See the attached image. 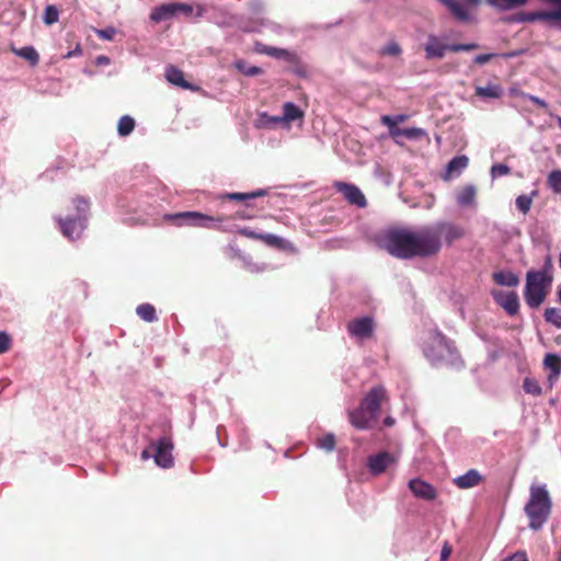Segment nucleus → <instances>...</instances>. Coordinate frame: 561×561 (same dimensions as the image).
I'll return each instance as SVG.
<instances>
[{"instance_id": "36", "label": "nucleus", "mask_w": 561, "mask_h": 561, "mask_svg": "<svg viewBox=\"0 0 561 561\" xmlns=\"http://www.w3.org/2000/svg\"><path fill=\"white\" fill-rule=\"evenodd\" d=\"M135 119L129 115H124L119 118L117 124V133L121 137L130 135L135 128Z\"/></svg>"}, {"instance_id": "17", "label": "nucleus", "mask_w": 561, "mask_h": 561, "mask_svg": "<svg viewBox=\"0 0 561 561\" xmlns=\"http://www.w3.org/2000/svg\"><path fill=\"white\" fill-rule=\"evenodd\" d=\"M383 396H385V389L382 387H374L363 398L359 407L366 409L367 411L371 412L373 414H375L377 416Z\"/></svg>"}, {"instance_id": "43", "label": "nucleus", "mask_w": 561, "mask_h": 561, "mask_svg": "<svg viewBox=\"0 0 561 561\" xmlns=\"http://www.w3.org/2000/svg\"><path fill=\"white\" fill-rule=\"evenodd\" d=\"M317 446L325 451H333L335 448V436L332 433L325 434L318 440Z\"/></svg>"}, {"instance_id": "41", "label": "nucleus", "mask_w": 561, "mask_h": 561, "mask_svg": "<svg viewBox=\"0 0 561 561\" xmlns=\"http://www.w3.org/2000/svg\"><path fill=\"white\" fill-rule=\"evenodd\" d=\"M59 19V11L56 5L49 4L45 8L43 21L47 25L55 24L58 22Z\"/></svg>"}, {"instance_id": "58", "label": "nucleus", "mask_w": 561, "mask_h": 561, "mask_svg": "<svg viewBox=\"0 0 561 561\" xmlns=\"http://www.w3.org/2000/svg\"><path fill=\"white\" fill-rule=\"evenodd\" d=\"M293 72H294L296 76L300 77V78H305V77L307 76V72H306V70H305L302 67H296V68H294V69H293Z\"/></svg>"}, {"instance_id": "24", "label": "nucleus", "mask_w": 561, "mask_h": 561, "mask_svg": "<svg viewBox=\"0 0 561 561\" xmlns=\"http://www.w3.org/2000/svg\"><path fill=\"white\" fill-rule=\"evenodd\" d=\"M492 278L500 286L516 287L519 284V277L510 270L494 272Z\"/></svg>"}, {"instance_id": "34", "label": "nucleus", "mask_w": 561, "mask_h": 561, "mask_svg": "<svg viewBox=\"0 0 561 561\" xmlns=\"http://www.w3.org/2000/svg\"><path fill=\"white\" fill-rule=\"evenodd\" d=\"M137 316L146 322L158 320L156 308L150 304H141L136 309Z\"/></svg>"}, {"instance_id": "3", "label": "nucleus", "mask_w": 561, "mask_h": 561, "mask_svg": "<svg viewBox=\"0 0 561 561\" xmlns=\"http://www.w3.org/2000/svg\"><path fill=\"white\" fill-rule=\"evenodd\" d=\"M551 266V260L548 256L542 270H529L526 273L524 299L530 309L539 308L546 300L548 287L552 283V276L549 274Z\"/></svg>"}, {"instance_id": "45", "label": "nucleus", "mask_w": 561, "mask_h": 561, "mask_svg": "<svg viewBox=\"0 0 561 561\" xmlns=\"http://www.w3.org/2000/svg\"><path fill=\"white\" fill-rule=\"evenodd\" d=\"M401 53V47L396 42H390L381 48L382 55L398 56Z\"/></svg>"}, {"instance_id": "52", "label": "nucleus", "mask_w": 561, "mask_h": 561, "mask_svg": "<svg viewBox=\"0 0 561 561\" xmlns=\"http://www.w3.org/2000/svg\"><path fill=\"white\" fill-rule=\"evenodd\" d=\"M238 232L244 237H248L250 239H256V240H261V238L263 237V233H259V232H255L253 230H251L250 228H240L238 230Z\"/></svg>"}, {"instance_id": "15", "label": "nucleus", "mask_w": 561, "mask_h": 561, "mask_svg": "<svg viewBox=\"0 0 561 561\" xmlns=\"http://www.w3.org/2000/svg\"><path fill=\"white\" fill-rule=\"evenodd\" d=\"M376 415L358 407L350 413L351 424L358 430H368L376 420Z\"/></svg>"}, {"instance_id": "5", "label": "nucleus", "mask_w": 561, "mask_h": 561, "mask_svg": "<svg viewBox=\"0 0 561 561\" xmlns=\"http://www.w3.org/2000/svg\"><path fill=\"white\" fill-rule=\"evenodd\" d=\"M442 248L439 232L434 228L412 231V259L428 257L439 252Z\"/></svg>"}, {"instance_id": "35", "label": "nucleus", "mask_w": 561, "mask_h": 561, "mask_svg": "<svg viewBox=\"0 0 561 561\" xmlns=\"http://www.w3.org/2000/svg\"><path fill=\"white\" fill-rule=\"evenodd\" d=\"M491 7L501 11L512 10L527 3V0H488Z\"/></svg>"}, {"instance_id": "14", "label": "nucleus", "mask_w": 561, "mask_h": 561, "mask_svg": "<svg viewBox=\"0 0 561 561\" xmlns=\"http://www.w3.org/2000/svg\"><path fill=\"white\" fill-rule=\"evenodd\" d=\"M543 366L549 370L547 381L549 387L552 388L561 375V356L556 353H548L545 356Z\"/></svg>"}, {"instance_id": "2", "label": "nucleus", "mask_w": 561, "mask_h": 561, "mask_svg": "<svg viewBox=\"0 0 561 561\" xmlns=\"http://www.w3.org/2000/svg\"><path fill=\"white\" fill-rule=\"evenodd\" d=\"M552 511V500L545 483H533L529 488V499L524 512L529 519L528 527L538 531L548 522Z\"/></svg>"}, {"instance_id": "10", "label": "nucleus", "mask_w": 561, "mask_h": 561, "mask_svg": "<svg viewBox=\"0 0 561 561\" xmlns=\"http://www.w3.org/2000/svg\"><path fill=\"white\" fill-rule=\"evenodd\" d=\"M374 330V319L369 316L356 318L347 323L348 334L360 342L370 339Z\"/></svg>"}, {"instance_id": "42", "label": "nucleus", "mask_w": 561, "mask_h": 561, "mask_svg": "<svg viewBox=\"0 0 561 561\" xmlns=\"http://www.w3.org/2000/svg\"><path fill=\"white\" fill-rule=\"evenodd\" d=\"M523 388L526 393H529L533 396L541 394V387L539 386L538 381L531 377H526L524 379Z\"/></svg>"}, {"instance_id": "25", "label": "nucleus", "mask_w": 561, "mask_h": 561, "mask_svg": "<svg viewBox=\"0 0 561 561\" xmlns=\"http://www.w3.org/2000/svg\"><path fill=\"white\" fill-rule=\"evenodd\" d=\"M468 162V157L456 156L447 163L445 171L449 178L458 176L467 168Z\"/></svg>"}, {"instance_id": "54", "label": "nucleus", "mask_w": 561, "mask_h": 561, "mask_svg": "<svg viewBox=\"0 0 561 561\" xmlns=\"http://www.w3.org/2000/svg\"><path fill=\"white\" fill-rule=\"evenodd\" d=\"M525 53H526L525 48H519V49L506 51V53H503V54H499V57H502L504 59H511V58H515V57L522 56Z\"/></svg>"}, {"instance_id": "62", "label": "nucleus", "mask_w": 561, "mask_h": 561, "mask_svg": "<svg viewBox=\"0 0 561 561\" xmlns=\"http://www.w3.org/2000/svg\"><path fill=\"white\" fill-rule=\"evenodd\" d=\"M204 12H205L204 7L198 5V7H197L196 16H203Z\"/></svg>"}, {"instance_id": "33", "label": "nucleus", "mask_w": 561, "mask_h": 561, "mask_svg": "<svg viewBox=\"0 0 561 561\" xmlns=\"http://www.w3.org/2000/svg\"><path fill=\"white\" fill-rule=\"evenodd\" d=\"M425 135H426V131L423 128H419V127H408V128H402V129H396L394 131H392L393 138L403 136L411 140H416Z\"/></svg>"}, {"instance_id": "47", "label": "nucleus", "mask_w": 561, "mask_h": 561, "mask_svg": "<svg viewBox=\"0 0 561 561\" xmlns=\"http://www.w3.org/2000/svg\"><path fill=\"white\" fill-rule=\"evenodd\" d=\"M117 30L113 26H108L105 28L96 30V35L104 41H112L116 35Z\"/></svg>"}, {"instance_id": "6", "label": "nucleus", "mask_w": 561, "mask_h": 561, "mask_svg": "<svg viewBox=\"0 0 561 561\" xmlns=\"http://www.w3.org/2000/svg\"><path fill=\"white\" fill-rule=\"evenodd\" d=\"M445 38V35L430 34L427 36V41L423 45L426 60L443 59L446 51H470L479 48L477 43L446 44Z\"/></svg>"}, {"instance_id": "27", "label": "nucleus", "mask_w": 561, "mask_h": 561, "mask_svg": "<svg viewBox=\"0 0 561 561\" xmlns=\"http://www.w3.org/2000/svg\"><path fill=\"white\" fill-rule=\"evenodd\" d=\"M304 111L294 102H286L283 105L282 119L284 123H291L304 117Z\"/></svg>"}, {"instance_id": "12", "label": "nucleus", "mask_w": 561, "mask_h": 561, "mask_svg": "<svg viewBox=\"0 0 561 561\" xmlns=\"http://www.w3.org/2000/svg\"><path fill=\"white\" fill-rule=\"evenodd\" d=\"M333 187L341 193L351 205H355L358 208H364L367 205L365 195L355 184L336 181L333 183Z\"/></svg>"}, {"instance_id": "44", "label": "nucleus", "mask_w": 561, "mask_h": 561, "mask_svg": "<svg viewBox=\"0 0 561 561\" xmlns=\"http://www.w3.org/2000/svg\"><path fill=\"white\" fill-rule=\"evenodd\" d=\"M511 172V169L507 164H504V163H496V164H493L491 167V176L494 179V178H499V176H504V175H507L510 174Z\"/></svg>"}, {"instance_id": "31", "label": "nucleus", "mask_w": 561, "mask_h": 561, "mask_svg": "<svg viewBox=\"0 0 561 561\" xmlns=\"http://www.w3.org/2000/svg\"><path fill=\"white\" fill-rule=\"evenodd\" d=\"M282 123H284L282 115H270L263 112L257 117V126L261 128H275Z\"/></svg>"}, {"instance_id": "51", "label": "nucleus", "mask_w": 561, "mask_h": 561, "mask_svg": "<svg viewBox=\"0 0 561 561\" xmlns=\"http://www.w3.org/2000/svg\"><path fill=\"white\" fill-rule=\"evenodd\" d=\"M10 346V336L7 332L0 331V354L5 353Z\"/></svg>"}, {"instance_id": "57", "label": "nucleus", "mask_w": 561, "mask_h": 561, "mask_svg": "<svg viewBox=\"0 0 561 561\" xmlns=\"http://www.w3.org/2000/svg\"><path fill=\"white\" fill-rule=\"evenodd\" d=\"M451 552V549L446 545L440 551V561H446Z\"/></svg>"}, {"instance_id": "30", "label": "nucleus", "mask_w": 561, "mask_h": 561, "mask_svg": "<svg viewBox=\"0 0 561 561\" xmlns=\"http://www.w3.org/2000/svg\"><path fill=\"white\" fill-rule=\"evenodd\" d=\"M266 194H267V190H265V188H257L255 191L248 192V193H239V192L227 193L222 197L224 198H228L230 201L245 202V201H249V199H253V198H257V197H263Z\"/></svg>"}, {"instance_id": "1", "label": "nucleus", "mask_w": 561, "mask_h": 561, "mask_svg": "<svg viewBox=\"0 0 561 561\" xmlns=\"http://www.w3.org/2000/svg\"><path fill=\"white\" fill-rule=\"evenodd\" d=\"M423 354L433 367L462 369L465 362L455 343L447 339L438 329L430 331V340L423 347Z\"/></svg>"}, {"instance_id": "19", "label": "nucleus", "mask_w": 561, "mask_h": 561, "mask_svg": "<svg viewBox=\"0 0 561 561\" xmlns=\"http://www.w3.org/2000/svg\"><path fill=\"white\" fill-rule=\"evenodd\" d=\"M176 4L175 2L163 3L152 9L150 13V20L160 23L169 21L176 16Z\"/></svg>"}, {"instance_id": "60", "label": "nucleus", "mask_w": 561, "mask_h": 561, "mask_svg": "<svg viewBox=\"0 0 561 561\" xmlns=\"http://www.w3.org/2000/svg\"><path fill=\"white\" fill-rule=\"evenodd\" d=\"M383 424L386 426H392L394 424V419L391 417V416H387L385 420H383Z\"/></svg>"}, {"instance_id": "7", "label": "nucleus", "mask_w": 561, "mask_h": 561, "mask_svg": "<svg viewBox=\"0 0 561 561\" xmlns=\"http://www.w3.org/2000/svg\"><path fill=\"white\" fill-rule=\"evenodd\" d=\"M385 249L394 257L412 259V231L408 229L388 230L383 238Z\"/></svg>"}, {"instance_id": "37", "label": "nucleus", "mask_w": 561, "mask_h": 561, "mask_svg": "<svg viewBox=\"0 0 561 561\" xmlns=\"http://www.w3.org/2000/svg\"><path fill=\"white\" fill-rule=\"evenodd\" d=\"M407 118H408V116L404 114L383 115L381 117V122L383 125H386L389 128V133L392 136V131H394L396 129H400L398 127V124L404 122Z\"/></svg>"}, {"instance_id": "4", "label": "nucleus", "mask_w": 561, "mask_h": 561, "mask_svg": "<svg viewBox=\"0 0 561 561\" xmlns=\"http://www.w3.org/2000/svg\"><path fill=\"white\" fill-rule=\"evenodd\" d=\"M73 204L76 216L56 217L62 236L72 241L79 239L87 228L90 209L89 201L85 197L75 198Z\"/></svg>"}, {"instance_id": "61", "label": "nucleus", "mask_w": 561, "mask_h": 561, "mask_svg": "<svg viewBox=\"0 0 561 561\" xmlns=\"http://www.w3.org/2000/svg\"><path fill=\"white\" fill-rule=\"evenodd\" d=\"M267 25L275 32H279L280 27L275 23L268 22Z\"/></svg>"}, {"instance_id": "16", "label": "nucleus", "mask_w": 561, "mask_h": 561, "mask_svg": "<svg viewBox=\"0 0 561 561\" xmlns=\"http://www.w3.org/2000/svg\"><path fill=\"white\" fill-rule=\"evenodd\" d=\"M392 460L393 458L389 453L381 451L367 458V467L373 476H379L386 471Z\"/></svg>"}, {"instance_id": "38", "label": "nucleus", "mask_w": 561, "mask_h": 561, "mask_svg": "<svg viewBox=\"0 0 561 561\" xmlns=\"http://www.w3.org/2000/svg\"><path fill=\"white\" fill-rule=\"evenodd\" d=\"M546 322L561 329V309L557 307H550L545 310L543 313Z\"/></svg>"}, {"instance_id": "55", "label": "nucleus", "mask_w": 561, "mask_h": 561, "mask_svg": "<svg viewBox=\"0 0 561 561\" xmlns=\"http://www.w3.org/2000/svg\"><path fill=\"white\" fill-rule=\"evenodd\" d=\"M510 23H525L524 21V12H517L506 19Z\"/></svg>"}, {"instance_id": "18", "label": "nucleus", "mask_w": 561, "mask_h": 561, "mask_svg": "<svg viewBox=\"0 0 561 561\" xmlns=\"http://www.w3.org/2000/svg\"><path fill=\"white\" fill-rule=\"evenodd\" d=\"M459 22L468 23L473 20L472 14L458 0H438Z\"/></svg>"}, {"instance_id": "21", "label": "nucleus", "mask_w": 561, "mask_h": 561, "mask_svg": "<svg viewBox=\"0 0 561 561\" xmlns=\"http://www.w3.org/2000/svg\"><path fill=\"white\" fill-rule=\"evenodd\" d=\"M256 51L261 54H265L270 57L276 58V59H284L290 64L297 62L298 58L297 55L278 47L267 46V45H260L256 47Z\"/></svg>"}, {"instance_id": "32", "label": "nucleus", "mask_w": 561, "mask_h": 561, "mask_svg": "<svg viewBox=\"0 0 561 561\" xmlns=\"http://www.w3.org/2000/svg\"><path fill=\"white\" fill-rule=\"evenodd\" d=\"M233 67L245 77H255L263 72L257 66H250L244 59H237Z\"/></svg>"}, {"instance_id": "8", "label": "nucleus", "mask_w": 561, "mask_h": 561, "mask_svg": "<svg viewBox=\"0 0 561 561\" xmlns=\"http://www.w3.org/2000/svg\"><path fill=\"white\" fill-rule=\"evenodd\" d=\"M173 442L169 435H163L152 440L149 446L142 450L141 458L147 460L153 458L156 465L163 469L173 467L174 459L172 456Z\"/></svg>"}, {"instance_id": "48", "label": "nucleus", "mask_w": 561, "mask_h": 561, "mask_svg": "<svg viewBox=\"0 0 561 561\" xmlns=\"http://www.w3.org/2000/svg\"><path fill=\"white\" fill-rule=\"evenodd\" d=\"M518 95L519 98L529 100L530 102H533L534 104L538 105L541 108H548V103L543 99H540L536 95L526 92H518Z\"/></svg>"}, {"instance_id": "22", "label": "nucleus", "mask_w": 561, "mask_h": 561, "mask_svg": "<svg viewBox=\"0 0 561 561\" xmlns=\"http://www.w3.org/2000/svg\"><path fill=\"white\" fill-rule=\"evenodd\" d=\"M503 93V87L494 82H488L486 85H478L474 89V94L484 101L497 100L502 98Z\"/></svg>"}, {"instance_id": "20", "label": "nucleus", "mask_w": 561, "mask_h": 561, "mask_svg": "<svg viewBox=\"0 0 561 561\" xmlns=\"http://www.w3.org/2000/svg\"><path fill=\"white\" fill-rule=\"evenodd\" d=\"M165 79L173 85L180 87L185 90L195 91L197 88L184 79L183 71L174 66L165 68Z\"/></svg>"}, {"instance_id": "64", "label": "nucleus", "mask_w": 561, "mask_h": 561, "mask_svg": "<svg viewBox=\"0 0 561 561\" xmlns=\"http://www.w3.org/2000/svg\"><path fill=\"white\" fill-rule=\"evenodd\" d=\"M518 92H520V91H519V90H517V89H513V88H512V89H510V94H511V95L519 96V95H518Z\"/></svg>"}, {"instance_id": "56", "label": "nucleus", "mask_w": 561, "mask_h": 561, "mask_svg": "<svg viewBox=\"0 0 561 561\" xmlns=\"http://www.w3.org/2000/svg\"><path fill=\"white\" fill-rule=\"evenodd\" d=\"M110 62H111L110 58L105 55H100L95 58L96 66H107V65H110Z\"/></svg>"}, {"instance_id": "11", "label": "nucleus", "mask_w": 561, "mask_h": 561, "mask_svg": "<svg viewBox=\"0 0 561 561\" xmlns=\"http://www.w3.org/2000/svg\"><path fill=\"white\" fill-rule=\"evenodd\" d=\"M491 295L495 304L503 308L510 317L518 313L520 302L516 291L493 290Z\"/></svg>"}, {"instance_id": "53", "label": "nucleus", "mask_w": 561, "mask_h": 561, "mask_svg": "<svg viewBox=\"0 0 561 561\" xmlns=\"http://www.w3.org/2000/svg\"><path fill=\"white\" fill-rule=\"evenodd\" d=\"M503 561H529L525 551L519 550L506 557Z\"/></svg>"}, {"instance_id": "49", "label": "nucleus", "mask_w": 561, "mask_h": 561, "mask_svg": "<svg viewBox=\"0 0 561 561\" xmlns=\"http://www.w3.org/2000/svg\"><path fill=\"white\" fill-rule=\"evenodd\" d=\"M176 4V14H183L185 16H191L193 14L194 8L188 3L175 2Z\"/></svg>"}, {"instance_id": "9", "label": "nucleus", "mask_w": 561, "mask_h": 561, "mask_svg": "<svg viewBox=\"0 0 561 561\" xmlns=\"http://www.w3.org/2000/svg\"><path fill=\"white\" fill-rule=\"evenodd\" d=\"M163 218L178 227H198L207 229L216 228L217 224L221 221L220 218H215L195 210L165 214Z\"/></svg>"}, {"instance_id": "59", "label": "nucleus", "mask_w": 561, "mask_h": 561, "mask_svg": "<svg viewBox=\"0 0 561 561\" xmlns=\"http://www.w3.org/2000/svg\"><path fill=\"white\" fill-rule=\"evenodd\" d=\"M80 54H81L80 48H76L75 50L68 51L67 55H66V58H71V57H75V56L80 55Z\"/></svg>"}, {"instance_id": "50", "label": "nucleus", "mask_w": 561, "mask_h": 561, "mask_svg": "<svg viewBox=\"0 0 561 561\" xmlns=\"http://www.w3.org/2000/svg\"><path fill=\"white\" fill-rule=\"evenodd\" d=\"M495 57H499V54H494V53L480 54L473 58V62L478 64V65H484Z\"/></svg>"}, {"instance_id": "29", "label": "nucleus", "mask_w": 561, "mask_h": 561, "mask_svg": "<svg viewBox=\"0 0 561 561\" xmlns=\"http://www.w3.org/2000/svg\"><path fill=\"white\" fill-rule=\"evenodd\" d=\"M476 186L472 184L466 185L457 195V203L461 207L471 206L476 203Z\"/></svg>"}, {"instance_id": "26", "label": "nucleus", "mask_w": 561, "mask_h": 561, "mask_svg": "<svg viewBox=\"0 0 561 561\" xmlns=\"http://www.w3.org/2000/svg\"><path fill=\"white\" fill-rule=\"evenodd\" d=\"M436 230L439 232L440 237L442 234L444 236L447 244H451L455 240L460 239L463 236V230L456 225L444 224Z\"/></svg>"}, {"instance_id": "39", "label": "nucleus", "mask_w": 561, "mask_h": 561, "mask_svg": "<svg viewBox=\"0 0 561 561\" xmlns=\"http://www.w3.org/2000/svg\"><path fill=\"white\" fill-rule=\"evenodd\" d=\"M536 194H537V192L533 191L530 195L523 194V195L517 196V198L515 201L517 209L520 213H523L524 215H526L531 208L533 198Z\"/></svg>"}, {"instance_id": "23", "label": "nucleus", "mask_w": 561, "mask_h": 561, "mask_svg": "<svg viewBox=\"0 0 561 561\" xmlns=\"http://www.w3.org/2000/svg\"><path fill=\"white\" fill-rule=\"evenodd\" d=\"M482 476L477 469H470L466 473L457 477L454 482L459 489H470L478 485Z\"/></svg>"}, {"instance_id": "46", "label": "nucleus", "mask_w": 561, "mask_h": 561, "mask_svg": "<svg viewBox=\"0 0 561 561\" xmlns=\"http://www.w3.org/2000/svg\"><path fill=\"white\" fill-rule=\"evenodd\" d=\"M266 244L271 247L280 248L282 243L284 242L283 238H279L272 233H263V237L261 238Z\"/></svg>"}, {"instance_id": "28", "label": "nucleus", "mask_w": 561, "mask_h": 561, "mask_svg": "<svg viewBox=\"0 0 561 561\" xmlns=\"http://www.w3.org/2000/svg\"><path fill=\"white\" fill-rule=\"evenodd\" d=\"M11 50L15 56L25 59L32 67L36 66L39 61V54L33 46L12 47Z\"/></svg>"}, {"instance_id": "63", "label": "nucleus", "mask_w": 561, "mask_h": 561, "mask_svg": "<svg viewBox=\"0 0 561 561\" xmlns=\"http://www.w3.org/2000/svg\"><path fill=\"white\" fill-rule=\"evenodd\" d=\"M557 297H558V301L561 304V284L558 286Z\"/></svg>"}, {"instance_id": "40", "label": "nucleus", "mask_w": 561, "mask_h": 561, "mask_svg": "<svg viewBox=\"0 0 561 561\" xmlns=\"http://www.w3.org/2000/svg\"><path fill=\"white\" fill-rule=\"evenodd\" d=\"M549 187L557 194H561V170H553L547 179Z\"/></svg>"}, {"instance_id": "13", "label": "nucleus", "mask_w": 561, "mask_h": 561, "mask_svg": "<svg viewBox=\"0 0 561 561\" xmlns=\"http://www.w3.org/2000/svg\"><path fill=\"white\" fill-rule=\"evenodd\" d=\"M410 491L419 499L433 501L437 496V491L431 483L420 479L414 478L409 481Z\"/></svg>"}]
</instances>
